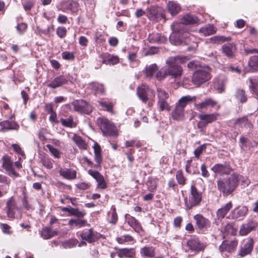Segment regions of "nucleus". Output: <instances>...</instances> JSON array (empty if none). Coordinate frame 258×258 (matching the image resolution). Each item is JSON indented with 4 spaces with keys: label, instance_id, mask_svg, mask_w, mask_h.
<instances>
[{
    "label": "nucleus",
    "instance_id": "nucleus-1",
    "mask_svg": "<svg viewBox=\"0 0 258 258\" xmlns=\"http://www.w3.org/2000/svg\"><path fill=\"white\" fill-rule=\"evenodd\" d=\"M172 27L173 32L169 37L171 43L175 45L188 44L191 38L187 26L182 23H173Z\"/></svg>",
    "mask_w": 258,
    "mask_h": 258
},
{
    "label": "nucleus",
    "instance_id": "nucleus-2",
    "mask_svg": "<svg viewBox=\"0 0 258 258\" xmlns=\"http://www.w3.org/2000/svg\"><path fill=\"white\" fill-rule=\"evenodd\" d=\"M188 59L187 57L182 55H176L169 57L166 60L167 64L166 72L168 76L173 78L180 77L182 74V68L178 64V62L183 63Z\"/></svg>",
    "mask_w": 258,
    "mask_h": 258
},
{
    "label": "nucleus",
    "instance_id": "nucleus-3",
    "mask_svg": "<svg viewBox=\"0 0 258 258\" xmlns=\"http://www.w3.org/2000/svg\"><path fill=\"white\" fill-rule=\"evenodd\" d=\"M237 173H233L226 179H221L217 181V188L224 196L231 194L237 186Z\"/></svg>",
    "mask_w": 258,
    "mask_h": 258
},
{
    "label": "nucleus",
    "instance_id": "nucleus-4",
    "mask_svg": "<svg viewBox=\"0 0 258 258\" xmlns=\"http://www.w3.org/2000/svg\"><path fill=\"white\" fill-rule=\"evenodd\" d=\"M210 69L206 66L200 68L199 70L195 71L192 77V82L197 86L207 82L211 78Z\"/></svg>",
    "mask_w": 258,
    "mask_h": 258
},
{
    "label": "nucleus",
    "instance_id": "nucleus-5",
    "mask_svg": "<svg viewBox=\"0 0 258 258\" xmlns=\"http://www.w3.org/2000/svg\"><path fill=\"white\" fill-rule=\"evenodd\" d=\"M97 123L103 136H116L117 135L115 125L108 119L104 117H99L97 119Z\"/></svg>",
    "mask_w": 258,
    "mask_h": 258
},
{
    "label": "nucleus",
    "instance_id": "nucleus-6",
    "mask_svg": "<svg viewBox=\"0 0 258 258\" xmlns=\"http://www.w3.org/2000/svg\"><path fill=\"white\" fill-rule=\"evenodd\" d=\"M201 200V194L198 191L194 185H192L190 187V196L189 198V200H187V198L184 199L186 208L189 209L199 205Z\"/></svg>",
    "mask_w": 258,
    "mask_h": 258
},
{
    "label": "nucleus",
    "instance_id": "nucleus-7",
    "mask_svg": "<svg viewBox=\"0 0 258 258\" xmlns=\"http://www.w3.org/2000/svg\"><path fill=\"white\" fill-rule=\"evenodd\" d=\"M75 111L89 114L92 112L91 106L83 100H77L71 103Z\"/></svg>",
    "mask_w": 258,
    "mask_h": 258
},
{
    "label": "nucleus",
    "instance_id": "nucleus-8",
    "mask_svg": "<svg viewBox=\"0 0 258 258\" xmlns=\"http://www.w3.org/2000/svg\"><path fill=\"white\" fill-rule=\"evenodd\" d=\"M3 167L6 170L9 176L16 177L19 176V173L15 172L13 167V163L10 157L5 155L2 159Z\"/></svg>",
    "mask_w": 258,
    "mask_h": 258
},
{
    "label": "nucleus",
    "instance_id": "nucleus-9",
    "mask_svg": "<svg viewBox=\"0 0 258 258\" xmlns=\"http://www.w3.org/2000/svg\"><path fill=\"white\" fill-rule=\"evenodd\" d=\"M147 16L150 20L158 21L161 18H165L163 10L160 7H151L148 9Z\"/></svg>",
    "mask_w": 258,
    "mask_h": 258
},
{
    "label": "nucleus",
    "instance_id": "nucleus-10",
    "mask_svg": "<svg viewBox=\"0 0 258 258\" xmlns=\"http://www.w3.org/2000/svg\"><path fill=\"white\" fill-rule=\"evenodd\" d=\"M186 245L191 251L196 253L203 251L206 247L205 245L197 237L189 239L186 242Z\"/></svg>",
    "mask_w": 258,
    "mask_h": 258
},
{
    "label": "nucleus",
    "instance_id": "nucleus-11",
    "mask_svg": "<svg viewBox=\"0 0 258 258\" xmlns=\"http://www.w3.org/2000/svg\"><path fill=\"white\" fill-rule=\"evenodd\" d=\"M218 116V114L216 113L212 114H200L199 115V118L201 120L198 123L199 128L206 126L208 123H211L216 120Z\"/></svg>",
    "mask_w": 258,
    "mask_h": 258
},
{
    "label": "nucleus",
    "instance_id": "nucleus-12",
    "mask_svg": "<svg viewBox=\"0 0 258 258\" xmlns=\"http://www.w3.org/2000/svg\"><path fill=\"white\" fill-rule=\"evenodd\" d=\"M88 173L95 179L97 182V187L101 189H105L107 187V184L104 180V177L98 171L90 169L88 171Z\"/></svg>",
    "mask_w": 258,
    "mask_h": 258
},
{
    "label": "nucleus",
    "instance_id": "nucleus-13",
    "mask_svg": "<svg viewBox=\"0 0 258 258\" xmlns=\"http://www.w3.org/2000/svg\"><path fill=\"white\" fill-rule=\"evenodd\" d=\"M194 219L196 221V226L201 230L206 229L211 225L210 221L202 215L197 214Z\"/></svg>",
    "mask_w": 258,
    "mask_h": 258
},
{
    "label": "nucleus",
    "instance_id": "nucleus-14",
    "mask_svg": "<svg viewBox=\"0 0 258 258\" xmlns=\"http://www.w3.org/2000/svg\"><path fill=\"white\" fill-rule=\"evenodd\" d=\"M17 209L15 201L13 198L9 199L6 203V209L7 214L9 218L13 219L15 218V210Z\"/></svg>",
    "mask_w": 258,
    "mask_h": 258
},
{
    "label": "nucleus",
    "instance_id": "nucleus-15",
    "mask_svg": "<svg viewBox=\"0 0 258 258\" xmlns=\"http://www.w3.org/2000/svg\"><path fill=\"white\" fill-rule=\"evenodd\" d=\"M238 242L237 240H233L231 241H224L219 246V250L220 251H227L232 252L235 250L237 246Z\"/></svg>",
    "mask_w": 258,
    "mask_h": 258
},
{
    "label": "nucleus",
    "instance_id": "nucleus-16",
    "mask_svg": "<svg viewBox=\"0 0 258 258\" xmlns=\"http://www.w3.org/2000/svg\"><path fill=\"white\" fill-rule=\"evenodd\" d=\"M100 234L90 229L88 231L81 234L83 240H85L89 243H92L100 237Z\"/></svg>",
    "mask_w": 258,
    "mask_h": 258
},
{
    "label": "nucleus",
    "instance_id": "nucleus-17",
    "mask_svg": "<svg viewBox=\"0 0 258 258\" xmlns=\"http://www.w3.org/2000/svg\"><path fill=\"white\" fill-rule=\"evenodd\" d=\"M211 170L216 174L220 175L229 174L231 171V168L226 164H216Z\"/></svg>",
    "mask_w": 258,
    "mask_h": 258
},
{
    "label": "nucleus",
    "instance_id": "nucleus-18",
    "mask_svg": "<svg viewBox=\"0 0 258 258\" xmlns=\"http://www.w3.org/2000/svg\"><path fill=\"white\" fill-rule=\"evenodd\" d=\"M68 82V81L67 78L60 75L55 77L50 83H48L47 86L49 88L55 89L67 84Z\"/></svg>",
    "mask_w": 258,
    "mask_h": 258
},
{
    "label": "nucleus",
    "instance_id": "nucleus-19",
    "mask_svg": "<svg viewBox=\"0 0 258 258\" xmlns=\"http://www.w3.org/2000/svg\"><path fill=\"white\" fill-rule=\"evenodd\" d=\"M125 218L128 225L132 227L136 232L140 233L143 231L140 223L135 218L129 215H126Z\"/></svg>",
    "mask_w": 258,
    "mask_h": 258
},
{
    "label": "nucleus",
    "instance_id": "nucleus-20",
    "mask_svg": "<svg viewBox=\"0 0 258 258\" xmlns=\"http://www.w3.org/2000/svg\"><path fill=\"white\" fill-rule=\"evenodd\" d=\"M217 104V102L211 98H207L200 103L195 104L196 109L201 111L208 107H213Z\"/></svg>",
    "mask_w": 258,
    "mask_h": 258
},
{
    "label": "nucleus",
    "instance_id": "nucleus-21",
    "mask_svg": "<svg viewBox=\"0 0 258 258\" xmlns=\"http://www.w3.org/2000/svg\"><path fill=\"white\" fill-rule=\"evenodd\" d=\"M247 208L244 206L235 209L231 212V218L233 219H242L247 214Z\"/></svg>",
    "mask_w": 258,
    "mask_h": 258
},
{
    "label": "nucleus",
    "instance_id": "nucleus-22",
    "mask_svg": "<svg viewBox=\"0 0 258 258\" xmlns=\"http://www.w3.org/2000/svg\"><path fill=\"white\" fill-rule=\"evenodd\" d=\"M232 207V204L231 202L227 203L224 206L221 208L219 209L216 213L217 218L218 220L221 221L223 219L227 213L230 211Z\"/></svg>",
    "mask_w": 258,
    "mask_h": 258
},
{
    "label": "nucleus",
    "instance_id": "nucleus-23",
    "mask_svg": "<svg viewBox=\"0 0 258 258\" xmlns=\"http://www.w3.org/2000/svg\"><path fill=\"white\" fill-rule=\"evenodd\" d=\"M253 241L251 238H248V240L244 244L243 247L240 251V255L241 256L250 254L253 249Z\"/></svg>",
    "mask_w": 258,
    "mask_h": 258
},
{
    "label": "nucleus",
    "instance_id": "nucleus-24",
    "mask_svg": "<svg viewBox=\"0 0 258 258\" xmlns=\"http://www.w3.org/2000/svg\"><path fill=\"white\" fill-rule=\"evenodd\" d=\"M61 210L62 212H67L70 216H75L77 218H83L85 213L80 211L78 209L73 208L70 206L67 207H62Z\"/></svg>",
    "mask_w": 258,
    "mask_h": 258
},
{
    "label": "nucleus",
    "instance_id": "nucleus-25",
    "mask_svg": "<svg viewBox=\"0 0 258 258\" xmlns=\"http://www.w3.org/2000/svg\"><path fill=\"white\" fill-rule=\"evenodd\" d=\"M167 9L168 12L173 16L180 12L181 8L176 2L169 1L167 5Z\"/></svg>",
    "mask_w": 258,
    "mask_h": 258
},
{
    "label": "nucleus",
    "instance_id": "nucleus-26",
    "mask_svg": "<svg viewBox=\"0 0 258 258\" xmlns=\"http://www.w3.org/2000/svg\"><path fill=\"white\" fill-rule=\"evenodd\" d=\"M59 172L61 176L67 179L71 180L76 178V171L71 169L60 168Z\"/></svg>",
    "mask_w": 258,
    "mask_h": 258
},
{
    "label": "nucleus",
    "instance_id": "nucleus-27",
    "mask_svg": "<svg viewBox=\"0 0 258 258\" xmlns=\"http://www.w3.org/2000/svg\"><path fill=\"white\" fill-rule=\"evenodd\" d=\"M223 53L227 57L232 58L235 52V46L232 43L225 44L222 47Z\"/></svg>",
    "mask_w": 258,
    "mask_h": 258
},
{
    "label": "nucleus",
    "instance_id": "nucleus-28",
    "mask_svg": "<svg viewBox=\"0 0 258 258\" xmlns=\"http://www.w3.org/2000/svg\"><path fill=\"white\" fill-rule=\"evenodd\" d=\"M81 218L77 219H72L69 220L68 225L71 229L74 228L75 227L79 228L84 227L87 224V221L84 219H81Z\"/></svg>",
    "mask_w": 258,
    "mask_h": 258
},
{
    "label": "nucleus",
    "instance_id": "nucleus-29",
    "mask_svg": "<svg viewBox=\"0 0 258 258\" xmlns=\"http://www.w3.org/2000/svg\"><path fill=\"white\" fill-rule=\"evenodd\" d=\"M257 223L254 221H251L248 223L246 225L242 226L239 230V233L241 235H246L251 232L256 226Z\"/></svg>",
    "mask_w": 258,
    "mask_h": 258
},
{
    "label": "nucleus",
    "instance_id": "nucleus-30",
    "mask_svg": "<svg viewBox=\"0 0 258 258\" xmlns=\"http://www.w3.org/2000/svg\"><path fill=\"white\" fill-rule=\"evenodd\" d=\"M181 21L182 22L181 23L186 26V25L187 24H198L199 19L194 15L186 14L182 17Z\"/></svg>",
    "mask_w": 258,
    "mask_h": 258
},
{
    "label": "nucleus",
    "instance_id": "nucleus-31",
    "mask_svg": "<svg viewBox=\"0 0 258 258\" xmlns=\"http://www.w3.org/2000/svg\"><path fill=\"white\" fill-rule=\"evenodd\" d=\"M172 116L174 120H183L184 117V109H182L181 107L176 105L172 112Z\"/></svg>",
    "mask_w": 258,
    "mask_h": 258
},
{
    "label": "nucleus",
    "instance_id": "nucleus-32",
    "mask_svg": "<svg viewBox=\"0 0 258 258\" xmlns=\"http://www.w3.org/2000/svg\"><path fill=\"white\" fill-rule=\"evenodd\" d=\"M197 98L196 96H190L189 95L181 97L178 102L176 105L184 109L185 106L189 103L196 101Z\"/></svg>",
    "mask_w": 258,
    "mask_h": 258
},
{
    "label": "nucleus",
    "instance_id": "nucleus-33",
    "mask_svg": "<svg viewBox=\"0 0 258 258\" xmlns=\"http://www.w3.org/2000/svg\"><path fill=\"white\" fill-rule=\"evenodd\" d=\"M216 88L218 93H222L224 92L225 85L227 82V79L224 77H220L216 79Z\"/></svg>",
    "mask_w": 258,
    "mask_h": 258
},
{
    "label": "nucleus",
    "instance_id": "nucleus-34",
    "mask_svg": "<svg viewBox=\"0 0 258 258\" xmlns=\"http://www.w3.org/2000/svg\"><path fill=\"white\" fill-rule=\"evenodd\" d=\"M216 31L217 28L213 25L206 26L199 30V32L202 33L205 36L214 34Z\"/></svg>",
    "mask_w": 258,
    "mask_h": 258
},
{
    "label": "nucleus",
    "instance_id": "nucleus-35",
    "mask_svg": "<svg viewBox=\"0 0 258 258\" xmlns=\"http://www.w3.org/2000/svg\"><path fill=\"white\" fill-rule=\"evenodd\" d=\"M72 140L81 150L87 149V144L80 136L74 135Z\"/></svg>",
    "mask_w": 258,
    "mask_h": 258
},
{
    "label": "nucleus",
    "instance_id": "nucleus-36",
    "mask_svg": "<svg viewBox=\"0 0 258 258\" xmlns=\"http://www.w3.org/2000/svg\"><path fill=\"white\" fill-rule=\"evenodd\" d=\"M135 254V252L133 248H123L119 250L118 252V255L120 258L124 256L133 257Z\"/></svg>",
    "mask_w": 258,
    "mask_h": 258
},
{
    "label": "nucleus",
    "instance_id": "nucleus-37",
    "mask_svg": "<svg viewBox=\"0 0 258 258\" xmlns=\"http://www.w3.org/2000/svg\"><path fill=\"white\" fill-rule=\"evenodd\" d=\"M157 70V66L156 64H152L147 66L144 70V72L147 78H151L153 77L154 73Z\"/></svg>",
    "mask_w": 258,
    "mask_h": 258
},
{
    "label": "nucleus",
    "instance_id": "nucleus-38",
    "mask_svg": "<svg viewBox=\"0 0 258 258\" xmlns=\"http://www.w3.org/2000/svg\"><path fill=\"white\" fill-rule=\"evenodd\" d=\"M60 121L61 124L68 127H75L76 126V123L74 121L73 117L72 116H70L67 118H61Z\"/></svg>",
    "mask_w": 258,
    "mask_h": 258
},
{
    "label": "nucleus",
    "instance_id": "nucleus-39",
    "mask_svg": "<svg viewBox=\"0 0 258 258\" xmlns=\"http://www.w3.org/2000/svg\"><path fill=\"white\" fill-rule=\"evenodd\" d=\"M248 81L250 83L249 88L258 96V78L255 77L250 78L248 79Z\"/></svg>",
    "mask_w": 258,
    "mask_h": 258
},
{
    "label": "nucleus",
    "instance_id": "nucleus-40",
    "mask_svg": "<svg viewBox=\"0 0 258 258\" xmlns=\"http://www.w3.org/2000/svg\"><path fill=\"white\" fill-rule=\"evenodd\" d=\"M56 234L55 231H52L48 227L44 228L41 232V236L45 239H48Z\"/></svg>",
    "mask_w": 258,
    "mask_h": 258
},
{
    "label": "nucleus",
    "instance_id": "nucleus-41",
    "mask_svg": "<svg viewBox=\"0 0 258 258\" xmlns=\"http://www.w3.org/2000/svg\"><path fill=\"white\" fill-rule=\"evenodd\" d=\"M158 183V179L156 178H150L147 182L148 190L151 192H155L156 190Z\"/></svg>",
    "mask_w": 258,
    "mask_h": 258
},
{
    "label": "nucleus",
    "instance_id": "nucleus-42",
    "mask_svg": "<svg viewBox=\"0 0 258 258\" xmlns=\"http://www.w3.org/2000/svg\"><path fill=\"white\" fill-rule=\"evenodd\" d=\"M235 97L238 101L242 103H245L247 101V96L245 91L242 89H237Z\"/></svg>",
    "mask_w": 258,
    "mask_h": 258
},
{
    "label": "nucleus",
    "instance_id": "nucleus-43",
    "mask_svg": "<svg viewBox=\"0 0 258 258\" xmlns=\"http://www.w3.org/2000/svg\"><path fill=\"white\" fill-rule=\"evenodd\" d=\"M119 62V58L117 56L108 54L107 56L104 58L103 63L109 64H115Z\"/></svg>",
    "mask_w": 258,
    "mask_h": 258
},
{
    "label": "nucleus",
    "instance_id": "nucleus-44",
    "mask_svg": "<svg viewBox=\"0 0 258 258\" xmlns=\"http://www.w3.org/2000/svg\"><path fill=\"white\" fill-rule=\"evenodd\" d=\"M140 252L142 255L149 257L154 256V249L152 247L145 246L141 249Z\"/></svg>",
    "mask_w": 258,
    "mask_h": 258
},
{
    "label": "nucleus",
    "instance_id": "nucleus-45",
    "mask_svg": "<svg viewBox=\"0 0 258 258\" xmlns=\"http://www.w3.org/2000/svg\"><path fill=\"white\" fill-rule=\"evenodd\" d=\"M63 7L65 9H70L74 12L77 10L78 4L73 1L67 0L63 2Z\"/></svg>",
    "mask_w": 258,
    "mask_h": 258
},
{
    "label": "nucleus",
    "instance_id": "nucleus-46",
    "mask_svg": "<svg viewBox=\"0 0 258 258\" xmlns=\"http://www.w3.org/2000/svg\"><path fill=\"white\" fill-rule=\"evenodd\" d=\"M235 125L236 126H239L241 128L243 127H251V124L249 123L248 119L246 117H242L237 119L235 122Z\"/></svg>",
    "mask_w": 258,
    "mask_h": 258
},
{
    "label": "nucleus",
    "instance_id": "nucleus-47",
    "mask_svg": "<svg viewBox=\"0 0 258 258\" xmlns=\"http://www.w3.org/2000/svg\"><path fill=\"white\" fill-rule=\"evenodd\" d=\"M230 40V37H225L223 36H216L211 37L210 41L213 44H219L226 41H228Z\"/></svg>",
    "mask_w": 258,
    "mask_h": 258
},
{
    "label": "nucleus",
    "instance_id": "nucleus-48",
    "mask_svg": "<svg viewBox=\"0 0 258 258\" xmlns=\"http://www.w3.org/2000/svg\"><path fill=\"white\" fill-rule=\"evenodd\" d=\"M111 210L112 211V213L110 212L108 213V215L109 216L110 214H111V219H109V222L112 224H115L118 220L117 214L116 212V209L114 206H112L111 208Z\"/></svg>",
    "mask_w": 258,
    "mask_h": 258
},
{
    "label": "nucleus",
    "instance_id": "nucleus-49",
    "mask_svg": "<svg viewBox=\"0 0 258 258\" xmlns=\"http://www.w3.org/2000/svg\"><path fill=\"white\" fill-rule=\"evenodd\" d=\"M46 147L49 150L51 154L56 158H60L61 157V153L56 148L53 147L52 145L48 144Z\"/></svg>",
    "mask_w": 258,
    "mask_h": 258
},
{
    "label": "nucleus",
    "instance_id": "nucleus-50",
    "mask_svg": "<svg viewBox=\"0 0 258 258\" xmlns=\"http://www.w3.org/2000/svg\"><path fill=\"white\" fill-rule=\"evenodd\" d=\"M137 94L143 102H147L148 98L147 96L146 91L144 88L142 87H138L137 89Z\"/></svg>",
    "mask_w": 258,
    "mask_h": 258
},
{
    "label": "nucleus",
    "instance_id": "nucleus-51",
    "mask_svg": "<svg viewBox=\"0 0 258 258\" xmlns=\"http://www.w3.org/2000/svg\"><path fill=\"white\" fill-rule=\"evenodd\" d=\"M98 103L102 109H103L104 110H106L111 113H113V110H112L113 105L111 103L99 101Z\"/></svg>",
    "mask_w": 258,
    "mask_h": 258
},
{
    "label": "nucleus",
    "instance_id": "nucleus-52",
    "mask_svg": "<svg viewBox=\"0 0 258 258\" xmlns=\"http://www.w3.org/2000/svg\"><path fill=\"white\" fill-rule=\"evenodd\" d=\"M157 96L158 101L167 100L169 97L168 93L161 88L157 89Z\"/></svg>",
    "mask_w": 258,
    "mask_h": 258
},
{
    "label": "nucleus",
    "instance_id": "nucleus-53",
    "mask_svg": "<svg viewBox=\"0 0 258 258\" xmlns=\"http://www.w3.org/2000/svg\"><path fill=\"white\" fill-rule=\"evenodd\" d=\"M157 105L159 108L160 111H163L164 110L169 111L170 109V106L166 100L158 101Z\"/></svg>",
    "mask_w": 258,
    "mask_h": 258
},
{
    "label": "nucleus",
    "instance_id": "nucleus-54",
    "mask_svg": "<svg viewBox=\"0 0 258 258\" xmlns=\"http://www.w3.org/2000/svg\"><path fill=\"white\" fill-rule=\"evenodd\" d=\"M203 66H202L200 62L198 60H193L190 62H189L187 64V67L189 69H192V70H199L200 68H202Z\"/></svg>",
    "mask_w": 258,
    "mask_h": 258
},
{
    "label": "nucleus",
    "instance_id": "nucleus-55",
    "mask_svg": "<svg viewBox=\"0 0 258 258\" xmlns=\"http://www.w3.org/2000/svg\"><path fill=\"white\" fill-rule=\"evenodd\" d=\"M176 179L179 184H185V178H184L182 172L181 170H178L177 171L176 174Z\"/></svg>",
    "mask_w": 258,
    "mask_h": 258
},
{
    "label": "nucleus",
    "instance_id": "nucleus-56",
    "mask_svg": "<svg viewBox=\"0 0 258 258\" xmlns=\"http://www.w3.org/2000/svg\"><path fill=\"white\" fill-rule=\"evenodd\" d=\"M237 185H238V182L239 181L241 182L242 185L244 186H248L250 183L249 180L246 177H244L242 175H240L238 174H237Z\"/></svg>",
    "mask_w": 258,
    "mask_h": 258
},
{
    "label": "nucleus",
    "instance_id": "nucleus-57",
    "mask_svg": "<svg viewBox=\"0 0 258 258\" xmlns=\"http://www.w3.org/2000/svg\"><path fill=\"white\" fill-rule=\"evenodd\" d=\"M78 240L75 239H72L68 240L63 243V246L65 248H71L77 245Z\"/></svg>",
    "mask_w": 258,
    "mask_h": 258
},
{
    "label": "nucleus",
    "instance_id": "nucleus-58",
    "mask_svg": "<svg viewBox=\"0 0 258 258\" xmlns=\"http://www.w3.org/2000/svg\"><path fill=\"white\" fill-rule=\"evenodd\" d=\"M4 126L9 130H18L19 127V125L16 122L9 121L4 122Z\"/></svg>",
    "mask_w": 258,
    "mask_h": 258
},
{
    "label": "nucleus",
    "instance_id": "nucleus-59",
    "mask_svg": "<svg viewBox=\"0 0 258 258\" xmlns=\"http://www.w3.org/2000/svg\"><path fill=\"white\" fill-rule=\"evenodd\" d=\"M93 89L95 94H102L104 92V88L102 84L95 83L93 85Z\"/></svg>",
    "mask_w": 258,
    "mask_h": 258
},
{
    "label": "nucleus",
    "instance_id": "nucleus-60",
    "mask_svg": "<svg viewBox=\"0 0 258 258\" xmlns=\"http://www.w3.org/2000/svg\"><path fill=\"white\" fill-rule=\"evenodd\" d=\"M56 34L60 38H62L66 36L67 34V29L64 27H58L56 29Z\"/></svg>",
    "mask_w": 258,
    "mask_h": 258
},
{
    "label": "nucleus",
    "instance_id": "nucleus-61",
    "mask_svg": "<svg viewBox=\"0 0 258 258\" xmlns=\"http://www.w3.org/2000/svg\"><path fill=\"white\" fill-rule=\"evenodd\" d=\"M119 243L122 244L127 241H131L133 240V237L130 235H125L121 237L116 238Z\"/></svg>",
    "mask_w": 258,
    "mask_h": 258
},
{
    "label": "nucleus",
    "instance_id": "nucleus-62",
    "mask_svg": "<svg viewBox=\"0 0 258 258\" xmlns=\"http://www.w3.org/2000/svg\"><path fill=\"white\" fill-rule=\"evenodd\" d=\"M138 50L137 48H135L133 52H128V55L127 56V58L128 60L131 62H134L137 60V52Z\"/></svg>",
    "mask_w": 258,
    "mask_h": 258
},
{
    "label": "nucleus",
    "instance_id": "nucleus-63",
    "mask_svg": "<svg viewBox=\"0 0 258 258\" xmlns=\"http://www.w3.org/2000/svg\"><path fill=\"white\" fill-rule=\"evenodd\" d=\"M206 144L202 145L198 147L194 151V155L197 158H199L203 151L206 149Z\"/></svg>",
    "mask_w": 258,
    "mask_h": 258
},
{
    "label": "nucleus",
    "instance_id": "nucleus-64",
    "mask_svg": "<svg viewBox=\"0 0 258 258\" xmlns=\"http://www.w3.org/2000/svg\"><path fill=\"white\" fill-rule=\"evenodd\" d=\"M168 74L166 72V69H161L157 73L156 75V78L158 80H161L165 78Z\"/></svg>",
    "mask_w": 258,
    "mask_h": 258
}]
</instances>
